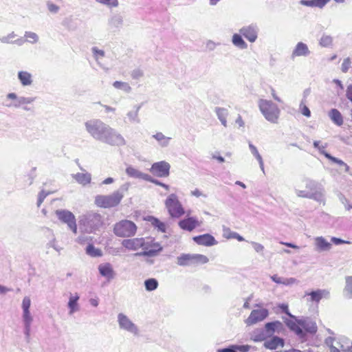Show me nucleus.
<instances>
[{
  "instance_id": "f257e3e1",
  "label": "nucleus",
  "mask_w": 352,
  "mask_h": 352,
  "mask_svg": "<svg viewBox=\"0 0 352 352\" xmlns=\"http://www.w3.org/2000/svg\"><path fill=\"white\" fill-rule=\"evenodd\" d=\"M84 128L87 135L96 141L113 146L126 144L124 137L116 129L99 118L86 120Z\"/></svg>"
},
{
  "instance_id": "f03ea898",
  "label": "nucleus",
  "mask_w": 352,
  "mask_h": 352,
  "mask_svg": "<svg viewBox=\"0 0 352 352\" xmlns=\"http://www.w3.org/2000/svg\"><path fill=\"white\" fill-rule=\"evenodd\" d=\"M35 96H24L18 95L15 92L8 93L2 102L3 107L10 109H22L25 111L32 110V106L35 102Z\"/></svg>"
},
{
  "instance_id": "7ed1b4c3",
  "label": "nucleus",
  "mask_w": 352,
  "mask_h": 352,
  "mask_svg": "<svg viewBox=\"0 0 352 352\" xmlns=\"http://www.w3.org/2000/svg\"><path fill=\"white\" fill-rule=\"evenodd\" d=\"M102 224L103 221L100 214L94 211L82 214L78 221L80 232L82 233H95Z\"/></svg>"
},
{
  "instance_id": "20e7f679",
  "label": "nucleus",
  "mask_w": 352,
  "mask_h": 352,
  "mask_svg": "<svg viewBox=\"0 0 352 352\" xmlns=\"http://www.w3.org/2000/svg\"><path fill=\"white\" fill-rule=\"evenodd\" d=\"M127 187L122 186L118 190L108 195H97L95 197V204L100 208H109L117 206L124 197V191Z\"/></svg>"
},
{
  "instance_id": "39448f33",
  "label": "nucleus",
  "mask_w": 352,
  "mask_h": 352,
  "mask_svg": "<svg viewBox=\"0 0 352 352\" xmlns=\"http://www.w3.org/2000/svg\"><path fill=\"white\" fill-rule=\"evenodd\" d=\"M258 106L262 115L268 122L273 124L278 122L280 110L276 104L272 100L259 99Z\"/></svg>"
},
{
  "instance_id": "423d86ee",
  "label": "nucleus",
  "mask_w": 352,
  "mask_h": 352,
  "mask_svg": "<svg viewBox=\"0 0 352 352\" xmlns=\"http://www.w3.org/2000/svg\"><path fill=\"white\" fill-rule=\"evenodd\" d=\"M302 183L305 184V189H300V186L295 187L296 195L298 197L308 198L320 201L322 199V194L318 191V183L312 179L305 178L302 180Z\"/></svg>"
},
{
  "instance_id": "0eeeda50",
  "label": "nucleus",
  "mask_w": 352,
  "mask_h": 352,
  "mask_svg": "<svg viewBox=\"0 0 352 352\" xmlns=\"http://www.w3.org/2000/svg\"><path fill=\"white\" fill-rule=\"evenodd\" d=\"M164 205L171 218L179 219L186 213L178 196L175 193H171L167 197Z\"/></svg>"
},
{
  "instance_id": "6e6552de",
  "label": "nucleus",
  "mask_w": 352,
  "mask_h": 352,
  "mask_svg": "<svg viewBox=\"0 0 352 352\" xmlns=\"http://www.w3.org/2000/svg\"><path fill=\"white\" fill-rule=\"evenodd\" d=\"M32 301L29 296H25L21 302V319L23 324V333L27 338L30 336L31 327L34 321V317L30 312Z\"/></svg>"
},
{
  "instance_id": "1a4fd4ad",
  "label": "nucleus",
  "mask_w": 352,
  "mask_h": 352,
  "mask_svg": "<svg viewBox=\"0 0 352 352\" xmlns=\"http://www.w3.org/2000/svg\"><path fill=\"white\" fill-rule=\"evenodd\" d=\"M326 343L330 347V352H352V341L345 336L328 338Z\"/></svg>"
},
{
  "instance_id": "9d476101",
  "label": "nucleus",
  "mask_w": 352,
  "mask_h": 352,
  "mask_svg": "<svg viewBox=\"0 0 352 352\" xmlns=\"http://www.w3.org/2000/svg\"><path fill=\"white\" fill-rule=\"evenodd\" d=\"M136 225L129 220H122L114 225L113 232L119 237H131L135 234Z\"/></svg>"
},
{
  "instance_id": "9b49d317",
  "label": "nucleus",
  "mask_w": 352,
  "mask_h": 352,
  "mask_svg": "<svg viewBox=\"0 0 352 352\" xmlns=\"http://www.w3.org/2000/svg\"><path fill=\"white\" fill-rule=\"evenodd\" d=\"M117 322L120 330L129 333L133 336L140 335L138 325L125 314L119 313L118 314Z\"/></svg>"
},
{
  "instance_id": "f8f14e48",
  "label": "nucleus",
  "mask_w": 352,
  "mask_h": 352,
  "mask_svg": "<svg viewBox=\"0 0 352 352\" xmlns=\"http://www.w3.org/2000/svg\"><path fill=\"white\" fill-rule=\"evenodd\" d=\"M56 215L58 219L63 223L66 224L67 228L70 230L74 234H77L78 227L76 219L74 214L67 210H56Z\"/></svg>"
},
{
  "instance_id": "ddd939ff",
  "label": "nucleus",
  "mask_w": 352,
  "mask_h": 352,
  "mask_svg": "<svg viewBox=\"0 0 352 352\" xmlns=\"http://www.w3.org/2000/svg\"><path fill=\"white\" fill-rule=\"evenodd\" d=\"M239 32L245 37L250 43H254L258 36L259 28L256 23H250L249 25L242 26Z\"/></svg>"
},
{
  "instance_id": "4468645a",
  "label": "nucleus",
  "mask_w": 352,
  "mask_h": 352,
  "mask_svg": "<svg viewBox=\"0 0 352 352\" xmlns=\"http://www.w3.org/2000/svg\"><path fill=\"white\" fill-rule=\"evenodd\" d=\"M170 165L166 161L155 162L149 169L150 172L158 177H166L170 174Z\"/></svg>"
},
{
  "instance_id": "2eb2a0df",
  "label": "nucleus",
  "mask_w": 352,
  "mask_h": 352,
  "mask_svg": "<svg viewBox=\"0 0 352 352\" xmlns=\"http://www.w3.org/2000/svg\"><path fill=\"white\" fill-rule=\"evenodd\" d=\"M269 315V311L265 308L253 309L248 318L245 320L248 326L255 324L264 320Z\"/></svg>"
},
{
  "instance_id": "dca6fc26",
  "label": "nucleus",
  "mask_w": 352,
  "mask_h": 352,
  "mask_svg": "<svg viewBox=\"0 0 352 352\" xmlns=\"http://www.w3.org/2000/svg\"><path fill=\"white\" fill-rule=\"evenodd\" d=\"M190 211L187 212L186 217L180 220L178 223L179 227L186 231L191 232L201 225V222L196 217L189 216Z\"/></svg>"
},
{
  "instance_id": "f3484780",
  "label": "nucleus",
  "mask_w": 352,
  "mask_h": 352,
  "mask_svg": "<svg viewBox=\"0 0 352 352\" xmlns=\"http://www.w3.org/2000/svg\"><path fill=\"white\" fill-rule=\"evenodd\" d=\"M122 245L129 251H136L142 248L145 249V240L144 238H132L122 240Z\"/></svg>"
},
{
  "instance_id": "a211bd4d",
  "label": "nucleus",
  "mask_w": 352,
  "mask_h": 352,
  "mask_svg": "<svg viewBox=\"0 0 352 352\" xmlns=\"http://www.w3.org/2000/svg\"><path fill=\"white\" fill-rule=\"evenodd\" d=\"M308 45L302 41L298 42L292 50L291 58L295 59L298 57H308L311 54Z\"/></svg>"
},
{
  "instance_id": "6ab92c4d",
  "label": "nucleus",
  "mask_w": 352,
  "mask_h": 352,
  "mask_svg": "<svg viewBox=\"0 0 352 352\" xmlns=\"http://www.w3.org/2000/svg\"><path fill=\"white\" fill-rule=\"evenodd\" d=\"M284 322L290 330L294 331L300 338L303 339L305 337L304 331L298 324V320L295 316L290 318H285Z\"/></svg>"
},
{
  "instance_id": "aec40b11",
  "label": "nucleus",
  "mask_w": 352,
  "mask_h": 352,
  "mask_svg": "<svg viewBox=\"0 0 352 352\" xmlns=\"http://www.w3.org/2000/svg\"><path fill=\"white\" fill-rule=\"evenodd\" d=\"M98 270L99 274L108 280L113 279L116 276V272L113 267L109 263H100L98 267Z\"/></svg>"
},
{
  "instance_id": "412c9836",
  "label": "nucleus",
  "mask_w": 352,
  "mask_h": 352,
  "mask_svg": "<svg viewBox=\"0 0 352 352\" xmlns=\"http://www.w3.org/2000/svg\"><path fill=\"white\" fill-rule=\"evenodd\" d=\"M17 79L23 87H31L34 84L33 75L27 70H19L17 72Z\"/></svg>"
},
{
  "instance_id": "4be33fe9",
  "label": "nucleus",
  "mask_w": 352,
  "mask_h": 352,
  "mask_svg": "<svg viewBox=\"0 0 352 352\" xmlns=\"http://www.w3.org/2000/svg\"><path fill=\"white\" fill-rule=\"evenodd\" d=\"M305 296L309 297V301L318 303L321 299L329 298L330 293L327 289H317L309 293H306Z\"/></svg>"
},
{
  "instance_id": "5701e85b",
  "label": "nucleus",
  "mask_w": 352,
  "mask_h": 352,
  "mask_svg": "<svg viewBox=\"0 0 352 352\" xmlns=\"http://www.w3.org/2000/svg\"><path fill=\"white\" fill-rule=\"evenodd\" d=\"M193 241L198 245L208 247L212 246L218 243L214 237L210 234H204L194 236Z\"/></svg>"
},
{
  "instance_id": "b1692460",
  "label": "nucleus",
  "mask_w": 352,
  "mask_h": 352,
  "mask_svg": "<svg viewBox=\"0 0 352 352\" xmlns=\"http://www.w3.org/2000/svg\"><path fill=\"white\" fill-rule=\"evenodd\" d=\"M298 324L302 329L309 333H315L318 329L316 322L309 318L298 319Z\"/></svg>"
},
{
  "instance_id": "393cba45",
  "label": "nucleus",
  "mask_w": 352,
  "mask_h": 352,
  "mask_svg": "<svg viewBox=\"0 0 352 352\" xmlns=\"http://www.w3.org/2000/svg\"><path fill=\"white\" fill-rule=\"evenodd\" d=\"M126 174L131 178L146 181L148 174L144 173L131 165L127 166L125 170Z\"/></svg>"
},
{
  "instance_id": "a878e982",
  "label": "nucleus",
  "mask_w": 352,
  "mask_h": 352,
  "mask_svg": "<svg viewBox=\"0 0 352 352\" xmlns=\"http://www.w3.org/2000/svg\"><path fill=\"white\" fill-rule=\"evenodd\" d=\"M151 138L154 139L157 145L162 148L168 147L172 140L171 137L166 136L163 133L157 131L152 135Z\"/></svg>"
},
{
  "instance_id": "bb28decb",
  "label": "nucleus",
  "mask_w": 352,
  "mask_h": 352,
  "mask_svg": "<svg viewBox=\"0 0 352 352\" xmlns=\"http://www.w3.org/2000/svg\"><path fill=\"white\" fill-rule=\"evenodd\" d=\"M16 37L17 34L14 32H12L6 36H1L0 41L2 43H11L22 45L25 43V41L23 38H16Z\"/></svg>"
},
{
  "instance_id": "cd10ccee",
  "label": "nucleus",
  "mask_w": 352,
  "mask_h": 352,
  "mask_svg": "<svg viewBox=\"0 0 352 352\" xmlns=\"http://www.w3.org/2000/svg\"><path fill=\"white\" fill-rule=\"evenodd\" d=\"M79 298L80 296L78 293L69 294V301L67 303L69 315H73L79 310V305L78 302Z\"/></svg>"
},
{
  "instance_id": "c85d7f7f",
  "label": "nucleus",
  "mask_w": 352,
  "mask_h": 352,
  "mask_svg": "<svg viewBox=\"0 0 352 352\" xmlns=\"http://www.w3.org/2000/svg\"><path fill=\"white\" fill-rule=\"evenodd\" d=\"M108 25L111 30H120L123 25V17L120 14H113L108 21Z\"/></svg>"
},
{
  "instance_id": "c756f323",
  "label": "nucleus",
  "mask_w": 352,
  "mask_h": 352,
  "mask_svg": "<svg viewBox=\"0 0 352 352\" xmlns=\"http://www.w3.org/2000/svg\"><path fill=\"white\" fill-rule=\"evenodd\" d=\"M243 35L239 33H234L231 38L232 45L239 50H244L248 49V45L243 38Z\"/></svg>"
},
{
  "instance_id": "7c9ffc66",
  "label": "nucleus",
  "mask_w": 352,
  "mask_h": 352,
  "mask_svg": "<svg viewBox=\"0 0 352 352\" xmlns=\"http://www.w3.org/2000/svg\"><path fill=\"white\" fill-rule=\"evenodd\" d=\"M316 250L318 252L329 251L331 248V244L323 236H317L314 239Z\"/></svg>"
},
{
  "instance_id": "2f4dec72",
  "label": "nucleus",
  "mask_w": 352,
  "mask_h": 352,
  "mask_svg": "<svg viewBox=\"0 0 352 352\" xmlns=\"http://www.w3.org/2000/svg\"><path fill=\"white\" fill-rule=\"evenodd\" d=\"M141 108V105L136 104L133 107V109L129 111L126 115V118L130 123L138 124L140 122L139 117V111Z\"/></svg>"
},
{
  "instance_id": "473e14b6",
  "label": "nucleus",
  "mask_w": 352,
  "mask_h": 352,
  "mask_svg": "<svg viewBox=\"0 0 352 352\" xmlns=\"http://www.w3.org/2000/svg\"><path fill=\"white\" fill-rule=\"evenodd\" d=\"M72 177L76 182L82 186L90 184L91 181V175L87 172L73 174Z\"/></svg>"
},
{
  "instance_id": "72a5a7b5",
  "label": "nucleus",
  "mask_w": 352,
  "mask_h": 352,
  "mask_svg": "<svg viewBox=\"0 0 352 352\" xmlns=\"http://www.w3.org/2000/svg\"><path fill=\"white\" fill-rule=\"evenodd\" d=\"M249 149L250 151L251 154L255 157L257 160L259 167L262 172L265 173V168H264V162L262 156L258 152V148L250 142L248 143Z\"/></svg>"
},
{
  "instance_id": "f704fd0d",
  "label": "nucleus",
  "mask_w": 352,
  "mask_h": 352,
  "mask_svg": "<svg viewBox=\"0 0 352 352\" xmlns=\"http://www.w3.org/2000/svg\"><path fill=\"white\" fill-rule=\"evenodd\" d=\"M214 112L219 119V120L221 122V124L224 127L228 126V122H227V118L228 116V110L226 108L223 107H216L214 109Z\"/></svg>"
},
{
  "instance_id": "c9c22d12",
  "label": "nucleus",
  "mask_w": 352,
  "mask_h": 352,
  "mask_svg": "<svg viewBox=\"0 0 352 352\" xmlns=\"http://www.w3.org/2000/svg\"><path fill=\"white\" fill-rule=\"evenodd\" d=\"M271 279L277 284H282L283 285H292L296 284L298 281L295 278H283L274 274L271 276Z\"/></svg>"
},
{
  "instance_id": "e433bc0d",
  "label": "nucleus",
  "mask_w": 352,
  "mask_h": 352,
  "mask_svg": "<svg viewBox=\"0 0 352 352\" xmlns=\"http://www.w3.org/2000/svg\"><path fill=\"white\" fill-rule=\"evenodd\" d=\"M330 0H300V4L308 7L324 8Z\"/></svg>"
},
{
  "instance_id": "4c0bfd02",
  "label": "nucleus",
  "mask_w": 352,
  "mask_h": 352,
  "mask_svg": "<svg viewBox=\"0 0 352 352\" xmlns=\"http://www.w3.org/2000/svg\"><path fill=\"white\" fill-rule=\"evenodd\" d=\"M264 346L265 348L271 350L276 349L278 346H283V339L275 336L268 340H266L264 342Z\"/></svg>"
},
{
  "instance_id": "58836bf2",
  "label": "nucleus",
  "mask_w": 352,
  "mask_h": 352,
  "mask_svg": "<svg viewBox=\"0 0 352 352\" xmlns=\"http://www.w3.org/2000/svg\"><path fill=\"white\" fill-rule=\"evenodd\" d=\"M94 58L97 64L102 68H104L101 63V60L105 56V52L103 50L99 49L96 46H94L91 49Z\"/></svg>"
},
{
  "instance_id": "ea45409f",
  "label": "nucleus",
  "mask_w": 352,
  "mask_h": 352,
  "mask_svg": "<svg viewBox=\"0 0 352 352\" xmlns=\"http://www.w3.org/2000/svg\"><path fill=\"white\" fill-rule=\"evenodd\" d=\"M329 116L331 120L338 126H341L343 124V118L340 112L336 109H332L329 113Z\"/></svg>"
},
{
  "instance_id": "a19ab883",
  "label": "nucleus",
  "mask_w": 352,
  "mask_h": 352,
  "mask_svg": "<svg viewBox=\"0 0 352 352\" xmlns=\"http://www.w3.org/2000/svg\"><path fill=\"white\" fill-rule=\"evenodd\" d=\"M23 40L25 41V42L29 43L32 45H34L39 41V36L36 32L32 31H25L24 32Z\"/></svg>"
},
{
  "instance_id": "79ce46f5",
  "label": "nucleus",
  "mask_w": 352,
  "mask_h": 352,
  "mask_svg": "<svg viewBox=\"0 0 352 352\" xmlns=\"http://www.w3.org/2000/svg\"><path fill=\"white\" fill-rule=\"evenodd\" d=\"M191 265L205 264L208 262L207 256L199 254H190Z\"/></svg>"
},
{
  "instance_id": "37998d69",
  "label": "nucleus",
  "mask_w": 352,
  "mask_h": 352,
  "mask_svg": "<svg viewBox=\"0 0 352 352\" xmlns=\"http://www.w3.org/2000/svg\"><path fill=\"white\" fill-rule=\"evenodd\" d=\"M113 87L118 90L122 91L125 94L131 93L132 88L126 82L116 80L113 82Z\"/></svg>"
},
{
  "instance_id": "c03bdc74",
  "label": "nucleus",
  "mask_w": 352,
  "mask_h": 352,
  "mask_svg": "<svg viewBox=\"0 0 352 352\" xmlns=\"http://www.w3.org/2000/svg\"><path fill=\"white\" fill-rule=\"evenodd\" d=\"M154 247L155 248H153L148 250H144L141 252H138L135 254L137 256H156L157 252H160L162 250V246L159 243H155Z\"/></svg>"
},
{
  "instance_id": "a18cd8bd",
  "label": "nucleus",
  "mask_w": 352,
  "mask_h": 352,
  "mask_svg": "<svg viewBox=\"0 0 352 352\" xmlns=\"http://www.w3.org/2000/svg\"><path fill=\"white\" fill-rule=\"evenodd\" d=\"M190 254H182L177 258V263L179 266H188L191 265Z\"/></svg>"
},
{
  "instance_id": "49530a36",
  "label": "nucleus",
  "mask_w": 352,
  "mask_h": 352,
  "mask_svg": "<svg viewBox=\"0 0 352 352\" xmlns=\"http://www.w3.org/2000/svg\"><path fill=\"white\" fill-rule=\"evenodd\" d=\"M344 295L348 298H352V276H347L345 279Z\"/></svg>"
},
{
  "instance_id": "de8ad7c7",
  "label": "nucleus",
  "mask_w": 352,
  "mask_h": 352,
  "mask_svg": "<svg viewBox=\"0 0 352 352\" xmlns=\"http://www.w3.org/2000/svg\"><path fill=\"white\" fill-rule=\"evenodd\" d=\"M158 281L155 278H148L144 281V286L146 290L148 292H152L155 290L158 287Z\"/></svg>"
},
{
  "instance_id": "09e8293b",
  "label": "nucleus",
  "mask_w": 352,
  "mask_h": 352,
  "mask_svg": "<svg viewBox=\"0 0 352 352\" xmlns=\"http://www.w3.org/2000/svg\"><path fill=\"white\" fill-rule=\"evenodd\" d=\"M45 5H46L47 10L52 14H56L60 10V7L58 5L54 3L51 0H47L45 3Z\"/></svg>"
},
{
  "instance_id": "8fccbe9b",
  "label": "nucleus",
  "mask_w": 352,
  "mask_h": 352,
  "mask_svg": "<svg viewBox=\"0 0 352 352\" xmlns=\"http://www.w3.org/2000/svg\"><path fill=\"white\" fill-rule=\"evenodd\" d=\"M86 253L93 257H98L102 256L100 250L96 248L92 244H89L86 248Z\"/></svg>"
},
{
  "instance_id": "3c124183",
  "label": "nucleus",
  "mask_w": 352,
  "mask_h": 352,
  "mask_svg": "<svg viewBox=\"0 0 352 352\" xmlns=\"http://www.w3.org/2000/svg\"><path fill=\"white\" fill-rule=\"evenodd\" d=\"M332 43L333 38L331 36L327 34H323L319 41L320 45L324 47L331 46Z\"/></svg>"
},
{
  "instance_id": "603ef678",
  "label": "nucleus",
  "mask_w": 352,
  "mask_h": 352,
  "mask_svg": "<svg viewBox=\"0 0 352 352\" xmlns=\"http://www.w3.org/2000/svg\"><path fill=\"white\" fill-rule=\"evenodd\" d=\"M151 224L158 229V230L161 231L162 232H166V225L164 222L160 221L158 219L155 217L151 218Z\"/></svg>"
},
{
  "instance_id": "864d4df0",
  "label": "nucleus",
  "mask_w": 352,
  "mask_h": 352,
  "mask_svg": "<svg viewBox=\"0 0 352 352\" xmlns=\"http://www.w3.org/2000/svg\"><path fill=\"white\" fill-rule=\"evenodd\" d=\"M307 100L302 99L299 104V110L300 113L307 118L311 117V111L308 107L306 105Z\"/></svg>"
},
{
  "instance_id": "5fc2aeb1",
  "label": "nucleus",
  "mask_w": 352,
  "mask_h": 352,
  "mask_svg": "<svg viewBox=\"0 0 352 352\" xmlns=\"http://www.w3.org/2000/svg\"><path fill=\"white\" fill-rule=\"evenodd\" d=\"M95 1L109 8H115L119 6L118 0H95Z\"/></svg>"
},
{
  "instance_id": "6e6d98bb",
  "label": "nucleus",
  "mask_w": 352,
  "mask_h": 352,
  "mask_svg": "<svg viewBox=\"0 0 352 352\" xmlns=\"http://www.w3.org/2000/svg\"><path fill=\"white\" fill-rule=\"evenodd\" d=\"M282 325L281 322L279 321L267 322L265 324V329L269 333H274L276 329L280 327Z\"/></svg>"
},
{
  "instance_id": "4d7b16f0",
  "label": "nucleus",
  "mask_w": 352,
  "mask_h": 352,
  "mask_svg": "<svg viewBox=\"0 0 352 352\" xmlns=\"http://www.w3.org/2000/svg\"><path fill=\"white\" fill-rule=\"evenodd\" d=\"M86 233L80 232V234L76 239V242L80 244L84 245L85 243H89L92 239L91 237L85 235Z\"/></svg>"
},
{
  "instance_id": "13d9d810",
  "label": "nucleus",
  "mask_w": 352,
  "mask_h": 352,
  "mask_svg": "<svg viewBox=\"0 0 352 352\" xmlns=\"http://www.w3.org/2000/svg\"><path fill=\"white\" fill-rule=\"evenodd\" d=\"M47 246L48 248H53L55 251H56L58 253H60L63 250V248L58 245V241L54 236L51 240L49 241V242L47 243Z\"/></svg>"
},
{
  "instance_id": "bf43d9fd",
  "label": "nucleus",
  "mask_w": 352,
  "mask_h": 352,
  "mask_svg": "<svg viewBox=\"0 0 352 352\" xmlns=\"http://www.w3.org/2000/svg\"><path fill=\"white\" fill-rule=\"evenodd\" d=\"M351 66V60L349 57L346 58L344 59L342 65H341V70L344 73H346L349 68Z\"/></svg>"
},
{
  "instance_id": "052dcab7",
  "label": "nucleus",
  "mask_w": 352,
  "mask_h": 352,
  "mask_svg": "<svg viewBox=\"0 0 352 352\" xmlns=\"http://www.w3.org/2000/svg\"><path fill=\"white\" fill-rule=\"evenodd\" d=\"M236 232L232 231L230 228L224 227L223 229V236L227 239H234Z\"/></svg>"
},
{
  "instance_id": "680f3d73",
  "label": "nucleus",
  "mask_w": 352,
  "mask_h": 352,
  "mask_svg": "<svg viewBox=\"0 0 352 352\" xmlns=\"http://www.w3.org/2000/svg\"><path fill=\"white\" fill-rule=\"evenodd\" d=\"M50 192L45 190H41L38 195V199L36 205L38 207H40L41 204L43 202L44 199L46 198V197L50 195Z\"/></svg>"
},
{
  "instance_id": "e2e57ef3",
  "label": "nucleus",
  "mask_w": 352,
  "mask_h": 352,
  "mask_svg": "<svg viewBox=\"0 0 352 352\" xmlns=\"http://www.w3.org/2000/svg\"><path fill=\"white\" fill-rule=\"evenodd\" d=\"M144 75V72L140 69H135L131 72V76L134 80H138Z\"/></svg>"
},
{
  "instance_id": "0e129e2a",
  "label": "nucleus",
  "mask_w": 352,
  "mask_h": 352,
  "mask_svg": "<svg viewBox=\"0 0 352 352\" xmlns=\"http://www.w3.org/2000/svg\"><path fill=\"white\" fill-rule=\"evenodd\" d=\"M251 245L257 253H261L264 250V246L259 243L252 241Z\"/></svg>"
},
{
  "instance_id": "69168bd1",
  "label": "nucleus",
  "mask_w": 352,
  "mask_h": 352,
  "mask_svg": "<svg viewBox=\"0 0 352 352\" xmlns=\"http://www.w3.org/2000/svg\"><path fill=\"white\" fill-rule=\"evenodd\" d=\"M326 157L327 159H329V160H331L332 162L336 163V164H338L340 166H343L344 165V164H345V162H343L342 160H340L338 158H336V157L331 155L330 154H327L326 155Z\"/></svg>"
},
{
  "instance_id": "338daca9",
  "label": "nucleus",
  "mask_w": 352,
  "mask_h": 352,
  "mask_svg": "<svg viewBox=\"0 0 352 352\" xmlns=\"http://www.w3.org/2000/svg\"><path fill=\"white\" fill-rule=\"evenodd\" d=\"M331 241L336 245H340V244H351V242L349 241H344L343 239H341L340 238L337 237H331Z\"/></svg>"
},
{
  "instance_id": "774afa93",
  "label": "nucleus",
  "mask_w": 352,
  "mask_h": 352,
  "mask_svg": "<svg viewBox=\"0 0 352 352\" xmlns=\"http://www.w3.org/2000/svg\"><path fill=\"white\" fill-rule=\"evenodd\" d=\"M346 97L351 102H352V84L348 85L346 87Z\"/></svg>"
}]
</instances>
